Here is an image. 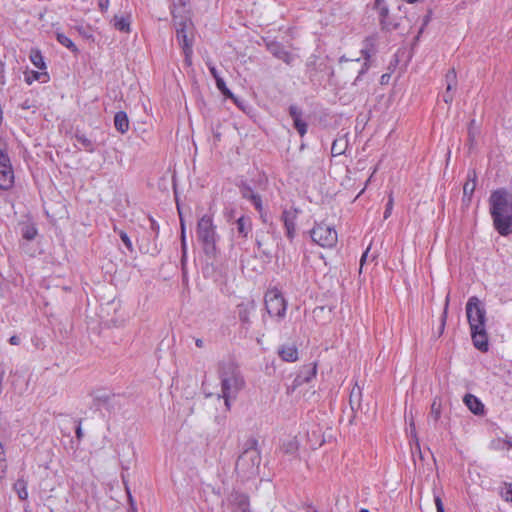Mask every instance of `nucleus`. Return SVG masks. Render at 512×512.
Listing matches in <instances>:
<instances>
[{"mask_svg": "<svg viewBox=\"0 0 512 512\" xmlns=\"http://www.w3.org/2000/svg\"><path fill=\"white\" fill-rule=\"evenodd\" d=\"M374 7H375V9H377L379 11V10H381V7H388V6L386 5L385 0H375Z\"/></svg>", "mask_w": 512, "mask_h": 512, "instance_id": "09e8293b", "label": "nucleus"}, {"mask_svg": "<svg viewBox=\"0 0 512 512\" xmlns=\"http://www.w3.org/2000/svg\"><path fill=\"white\" fill-rule=\"evenodd\" d=\"M195 344L199 348H202L204 346V342L202 339H196Z\"/></svg>", "mask_w": 512, "mask_h": 512, "instance_id": "864d4df0", "label": "nucleus"}, {"mask_svg": "<svg viewBox=\"0 0 512 512\" xmlns=\"http://www.w3.org/2000/svg\"><path fill=\"white\" fill-rule=\"evenodd\" d=\"M448 305H449V296L446 297L444 311H443V314L441 316L440 334L443 333L444 327H445V324H446Z\"/></svg>", "mask_w": 512, "mask_h": 512, "instance_id": "58836bf2", "label": "nucleus"}, {"mask_svg": "<svg viewBox=\"0 0 512 512\" xmlns=\"http://www.w3.org/2000/svg\"><path fill=\"white\" fill-rule=\"evenodd\" d=\"M297 214L298 211L296 209L284 210L282 213L286 235L289 239H293L295 236Z\"/></svg>", "mask_w": 512, "mask_h": 512, "instance_id": "4468645a", "label": "nucleus"}, {"mask_svg": "<svg viewBox=\"0 0 512 512\" xmlns=\"http://www.w3.org/2000/svg\"><path fill=\"white\" fill-rule=\"evenodd\" d=\"M256 444L254 441L253 445ZM261 455L255 446L245 449L238 457L235 465L237 475L243 480L254 478L259 473Z\"/></svg>", "mask_w": 512, "mask_h": 512, "instance_id": "20e7f679", "label": "nucleus"}, {"mask_svg": "<svg viewBox=\"0 0 512 512\" xmlns=\"http://www.w3.org/2000/svg\"><path fill=\"white\" fill-rule=\"evenodd\" d=\"M30 61L40 70H46V64L39 50H32L30 53Z\"/></svg>", "mask_w": 512, "mask_h": 512, "instance_id": "bb28decb", "label": "nucleus"}, {"mask_svg": "<svg viewBox=\"0 0 512 512\" xmlns=\"http://www.w3.org/2000/svg\"><path fill=\"white\" fill-rule=\"evenodd\" d=\"M431 415L435 421H437L440 417V406L433 402L431 405Z\"/></svg>", "mask_w": 512, "mask_h": 512, "instance_id": "79ce46f5", "label": "nucleus"}, {"mask_svg": "<svg viewBox=\"0 0 512 512\" xmlns=\"http://www.w3.org/2000/svg\"><path fill=\"white\" fill-rule=\"evenodd\" d=\"M37 234V230L32 226H27L23 231V237L27 240H32L35 238Z\"/></svg>", "mask_w": 512, "mask_h": 512, "instance_id": "4c0bfd02", "label": "nucleus"}, {"mask_svg": "<svg viewBox=\"0 0 512 512\" xmlns=\"http://www.w3.org/2000/svg\"><path fill=\"white\" fill-rule=\"evenodd\" d=\"M25 81L28 84H32L34 81L46 83L49 81V74L45 70L30 71L29 73L25 74Z\"/></svg>", "mask_w": 512, "mask_h": 512, "instance_id": "5701e85b", "label": "nucleus"}, {"mask_svg": "<svg viewBox=\"0 0 512 512\" xmlns=\"http://www.w3.org/2000/svg\"><path fill=\"white\" fill-rule=\"evenodd\" d=\"M361 400V389L359 387H354L350 393V406L352 410L359 408Z\"/></svg>", "mask_w": 512, "mask_h": 512, "instance_id": "c756f323", "label": "nucleus"}, {"mask_svg": "<svg viewBox=\"0 0 512 512\" xmlns=\"http://www.w3.org/2000/svg\"><path fill=\"white\" fill-rule=\"evenodd\" d=\"M463 402L468 409L475 415H483L485 412L484 404L475 395L466 394L463 398Z\"/></svg>", "mask_w": 512, "mask_h": 512, "instance_id": "f3484780", "label": "nucleus"}, {"mask_svg": "<svg viewBox=\"0 0 512 512\" xmlns=\"http://www.w3.org/2000/svg\"><path fill=\"white\" fill-rule=\"evenodd\" d=\"M361 54L363 56V61H360V58L355 59H349L345 56H341L339 58V65L344 70H356L357 71V77L353 84L355 85L357 81L360 79L362 75H364L367 70L369 69V61H370V52L364 48L361 50Z\"/></svg>", "mask_w": 512, "mask_h": 512, "instance_id": "1a4fd4ad", "label": "nucleus"}, {"mask_svg": "<svg viewBox=\"0 0 512 512\" xmlns=\"http://www.w3.org/2000/svg\"><path fill=\"white\" fill-rule=\"evenodd\" d=\"M509 445H511V446H512V443H509Z\"/></svg>", "mask_w": 512, "mask_h": 512, "instance_id": "e2e57ef3", "label": "nucleus"}, {"mask_svg": "<svg viewBox=\"0 0 512 512\" xmlns=\"http://www.w3.org/2000/svg\"><path fill=\"white\" fill-rule=\"evenodd\" d=\"M228 502L233 512H251L249 509V498L245 494L233 492L228 497Z\"/></svg>", "mask_w": 512, "mask_h": 512, "instance_id": "ddd939ff", "label": "nucleus"}, {"mask_svg": "<svg viewBox=\"0 0 512 512\" xmlns=\"http://www.w3.org/2000/svg\"><path fill=\"white\" fill-rule=\"evenodd\" d=\"M409 427H410V433L411 435L416 438V431H415V423H414V419H413V416L411 415L410 419H409Z\"/></svg>", "mask_w": 512, "mask_h": 512, "instance_id": "de8ad7c7", "label": "nucleus"}, {"mask_svg": "<svg viewBox=\"0 0 512 512\" xmlns=\"http://www.w3.org/2000/svg\"><path fill=\"white\" fill-rule=\"evenodd\" d=\"M266 48L274 57L282 60L288 65H290L294 60V56L277 41L267 42Z\"/></svg>", "mask_w": 512, "mask_h": 512, "instance_id": "f8f14e48", "label": "nucleus"}, {"mask_svg": "<svg viewBox=\"0 0 512 512\" xmlns=\"http://www.w3.org/2000/svg\"><path fill=\"white\" fill-rule=\"evenodd\" d=\"M249 189L250 188H246L244 191H243V197L248 199L249 200V196H250V192H249Z\"/></svg>", "mask_w": 512, "mask_h": 512, "instance_id": "5fc2aeb1", "label": "nucleus"}, {"mask_svg": "<svg viewBox=\"0 0 512 512\" xmlns=\"http://www.w3.org/2000/svg\"><path fill=\"white\" fill-rule=\"evenodd\" d=\"M216 86L219 91L228 98H233L232 92L227 88L224 79H217Z\"/></svg>", "mask_w": 512, "mask_h": 512, "instance_id": "c9c22d12", "label": "nucleus"}, {"mask_svg": "<svg viewBox=\"0 0 512 512\" xmlns=\"http://www.w3.org/2000/svg\"><path fill=\"white\" fill-rule=\"evenodd\" d=\"M359 512H369V510H368V509H364V508H363V509H361Z\"/></svg>", "mask_w": 512, "mask_h": 512, "instance_id": "052dcab7", "label": "nucleus"}, {"mask_svg": "<svg viewBox=\"0 0 512 512\" xmlns=\"http://www.w3.org/2000/svg\"><path fill=\"white\" fill-rule=\"evenodd\" d=\"M393 204H394V199H393L392 194H390L389 198H388V202L386 204V209L384 212V219H387L391 215V212L393 209Z\"/></svg>", "mask_w": 512, "mask_h": 512, "instance_id": "ea45409f", "label": "nucleus"}, {"mask_svg": "<svg viewBox=\"0 0 512 512\" xmlns=\"http://www.w3.org/2000/svg\"><path fill=\"white\" fill-rule=\"evenodd\" d=\"M454 92H455V90H448V88H446V91L443 94V101L446 104H451L453 102Z\"/></svg>", "mask_w": 512, "mask_h": 512, "instance_id": "a19ab883", "label": "nucleus"}, {"mask_svg": "<svg viewBox=\"0 0 512 512\" xmlns=\"http://www.w3.org/2000/svg\"><path fill=\"white\" fill-rule=\"evenodd\" d=\"M316 364H309L303 366L299 374L296 376L294 383L295 385H302L303 383H308L311 379L316 376Z\"/></svg>", "mask_w": 512, "mask_h": 512, "instance_id": "dca6fc26", "label": "nucleus"}, {"mask_svg": "<svg viewBox=\"0 0 512 512\" xmlns=\"http://www.w3.org/2000/svg\"><path fill=\"white\" fill-rule=\"evenodd\" d=\"M114 126L121 134L129 130V119L124 111H118L114 116Z\"/></svg>", "mask_w": 512, "mask_h": 512, "instance_id": "6ab92c4d", "label": "nucleus"}, {"mask_svg": "<svg viewBox=\"0 0 512 512\" xmlns=\"http://www.w3.org/2000/svg\"><path fill=\"white\" fill-rule=\"evenodd\" d=\"M257 305L254 300H247L237 305V314L241 327L248 331L251 328V315L255 313Z\"/></svg>", "mask_w": 512, "mask_h": 512, "instance_id": "9b49d317", "label": "nucleus"}, {"mask_svg": "<svg viewBox=\"0 0 512 512\" xmlns=\"http://www.w3.org/2000/svg\"><path fill=\"white\" fill-rule=\"evenodd\" d=\"M387 77H389L387 74H384L382 75L381 79H382V83H384V80H387Z\"/></svg>", "mask_w": 512, "mask_h": 512, "instance_id": "4d7b16f0", "label": "nucleus"}, {"mask_svg": "<svg viewBox=\"0 0 512 512\" xmlns=\"http://www.w3.org/2000/svg\"><path fill=\"white\" fill-rule=\"evenodd\" d=\"M207 65H208V68H209V71H210L212 77L215 79V82H217V79H222V77L220 76L216 67L213 64L207 63Z\"/></svg>", "mask_w": 512, "mask_h": 512, "instance_id": "a18cd8bd", "label": "nucleus"}, {"mask_svg": "<svg viewBox=\"0 0 512 512\" xmlns=\"http://www.w3.org/2000/svg\"><path fill=\"white\" fill-rule=\"evenodd\" d=\"M502 496L507 502H512V484L505 488L502 492Z\"/></svg>", "mask_w": 512, "mask_h": 512, "instance_id": "37998d69", "label": "nucleus"}, {"mask_svg": "<svg viewBox=\"0 0 512 512\" xmlns=\"http://www.w3.org/2000/svg\"><path fill=\"white\" fill-rule=\"evenodd\" d=\"M289 113L293 119L295 129L300 136H304L307 132V123L302 119V111L295 105L289 107Z\"/></svg>", "mask_w": 512, "mask_h": 512, "instance_id": "2eb2a0df", "label": "nucleus"}, {"mask_svg": "<svg viewBox=\"0 0 512 512\" xmlns=\"http://www.w3.org/2000/svg\"><path fill=\"white\" fill-rule=\"evenodd\" d=\"M75 139L80 145L79 149H83L89 153H94L96 151L95 141L87 137L85 134L77 132L75 134Z\"/></svg>", "mask_w": 512, "mask_h": 512, "instance_id": "aec40b11", "label": "nucleus"}, {"mask_svg": "<svg viewBox=\"0 0 512 512\" xmlns=\"http://www.w3.org/2000/svg\"><path fill=\"white\" fill-rule=\"evenodd\" d=\"M313 242L323 248H332L336 245L338 236L334 227L325 223L316 224L310 231Z\"/></svg>", "mask_w": 512, "mask_h": 512, "instance_id": "6e6552de", "label": "nucleus"}, {"mask_svg": "<svg viewBox=\"0 0 512 512\" xmlns=\"http://www.w3.org/2000/svg\"><path fill=\"white\" fill-rule=\"evenodd\" d=\"M219 377L221 380V394L218 395V398H223L226 410L229 411L232 401L245 387V381L239 369L231 362L221 365Z\"/></svg>", "mask_w": 512, "mask_h": 512, "instance_id": "7ed1b4c3", "label": "nucleus"}, {"mask_svg": "<svg viewBox=\"0 0 512 512\" xmlns=\"http://www.w3.org/2000/svg\"><path fill=\"white\" fill-rule=\"evenodd\" d=\"M281 449L286 454H295L297 452V450H298V445H297L296 441L290 440L287 443H284L282 445Z\"/></svg>", "mask_w": 512, "mask_h": 512, "instance_id": "72a5a7b5", "label": "nucleus"}, {"mask_svg": "<svg viewBox=\"0 0 512 512\" xmlns=\"http://www.w3.org/2000/svg\"><path fill=\"white\" fill-rule=\"evenodd\" d=\"M118 235H119L120 239L122 240L123 244L125 245V247L130 252H133V250H134L133 244H132V241H131L130 237L128 236V234L123 230H119Z\"/></svg>", "mask_w": 512, "mask_h": 512, "instance_id": "e433bc0d", "label": "nucleus"}, {"mask_svg": "<svg viewBox=\"0 0 512 512\" xmlns=\"http://www.w3.org/2000/svg\"><path fill=\"white\" fill-rule=\"evenodd\" d=\"M446 88L448 90H456L457 88V74L454 68L447 71L445 75Z\"/></svg>", "mask_w": 512, "mask_h": 512, "instance_id": "cd10ccee", "label": "nucleus"}, {"mask_svg": "<svg viewBox=\"0 0 512 512\" xmlns=\"http://www.w3.org/2000/svg\"><path fill=\"white\" fill-rule=\"evenodd\" d=\"M113 26L115 29L121 32H130V17L129 16H118L115 15L113 20Z\"/></svg>", "mask_w": 512, "mask_h": 512, "instance_id": "b1692460", "label": "nucleus"}, {"mask_svg": "<svg viewBox=\"0 0 512 512\" xmlns=\"http://www.w3.org/2000/svg\"><path fill=\"white\" fill-rule=\"evenodd\" d=\"M379 14V22L381 25V28L384 30H393L397 28V24H393L389 20V8L388 7H381V10L378 11Z\"/></svg>", "mask_w": 512, "mask_h": 512, "instance_id": "4be33fe9", "label": "nucleus"}, {"mask_svg": "<svg viewBox=\"0 0 512 512\" xmlns=\"http://www.w3.org/2000/svg\"><path fill=\"white\" fill-rule=\"evenodd\" d=\"M265 308L271 317L284 318L287 304L282 293L277 288L269 289L264 296Z\"/></svg>", "mask_w": 512, "mask_h": 512, "instance_id": "0eeeda50", "label": "nucleus"}, {"mask_svg": "<svg viewBox=\"0 0 512 512\" xmlns=\"http://www.w3.org/2000/svg\"><path fill=\"white\" fill-rule=\"evenodd\" d=\"M98 7L102 12L107 11L109 7V0H97Z\"/></svg>", "mask_w": 512, "mask_h": 512, "instance_id": "49530a36", "label": "nucleus"}, {"mask_svg": "<svg viewBox=\"0 0 512 512\" xmlns=\"http://www.w3.org/2000/svg\"><path fill=\"white\" fill-rule=\"evenodd\" d=\"M249 192H250L249 200L252 202L255 209L261 213L263 210V205H262V199H261L260 195L254 193L252 191V189H249Z\"/></svg>", "mask_w": 512, "mask_h": 512, "instance_id": "473e14b6", "label": "nucleus"}, {"mask_svg": "<svg viewBox=\"0 0 512 512\" xmlns=\"http://www.w3.org/2000/svg\"><path fill=\"white\" fill-rule=\"evenodd\" d=\"M181 226H182V238L184 239V228H183L184 223H181Z\"/></svg>", "mask_w": 512, "mask_h": 512, "instance_id": "bf43d9fd", "label": "nucleus"}, {"mask_svg": "<svg viewBox=\"0 0 512 512\" xmlns=\"http://www.w3.org/2000/svg\"><path fill=\"white\" fill-rule=\"evenodd\" d=\"M7 469V462L5 457V451L2 443L0 442V478H2Z\"/></svg>", "mask_w": 512, "mask_h": 512, "instance_id": "f704fd0d", "label": "nucleus"}, {"mask_svg": "<svg viewBox=\"0 0 512 512\" xmlns=\"http://www.w3.org/2000/svg\"><path fill=\"white\" fill-rule=\"evenodd\" d=\"M490 213L498 233L507 236L512 233V206L505 189H498L489 198Z\"/></svg>", "mask_w": 512, "mask_h": 512, "instance_id": "f03ea898", "label": "nucleus"}, {"mask_svg": "<svg viewBox=\"0 0 512 512\" xmlns=\"http://www.w3.org/2000/svg\"><path fill=\"white\" fill-rule=\"evenodd\" d=\"M129 500H130L131 503L133 502L132 496L130 494H129Z\"/></svg>", "mask_w": 512, "mask_h": 512, "instance_id": "680f3d73", "label": "nucleus"}, {"mask_svg": "<svg viewBox=\"0 0 512 512\" xmlns=\"http://www.w3.org/2000/svg\"><path fill=\"white\" fill-rule=\"evenodd\" d=\"M406 3L413 4L418 2L419 0H404Z\"/></svg>", "mask_w": 512, "mask_h": 512, "instance_id": "6e6d98bb", "label": "nucleus"}, {"mask_svg": "<svg viewBox=\"0 0 512 512\" xmlns=\"http://www.w3.org/2000/svg\"><path fill=\"white\" fill-rule=\"evenodd\" d=\"M174 25L176 27L177 40L185 55V62L188 65H191V57L193 54V39L189 36V34L191 33L192 23L191 21L184 20L182 18L180 21H177V18L174 17Z\"/></svg>", "mask_w": 512, "mask_h": 512, "instance_id": "423d86ee", "label": "nucleus"}, {"mask_svg": "<svg viewBox=\"0 0 512 512\" xmlns=\"http://www.w3.org/2000/svg\"><path fill=\"white\" fill-rule=\"evenodd\" d=\"M9 343L11 345H19L20 344V338L18 336H16V335H13V336L10 337Z\"/></svg>", "mask_w": 512, "mask_h": 512, "instance_id": "3c124183", "label": "nucleus"}, {"mask_svg": "<svg viewBox=\"0 0 512 512\" xmlns=\"http://www.w3.org/2000/svg\"><path fill=\"white\" fill-rule=\"evenodd\" d=\"M15 182L14 170L6 149L0 147V189L10 190Z\"/></svg>", "mask_w": 512, "mask_h": 512, "instance_id": "9d476101", "label": "nucleus"}, {"mask_svg": "<svg viewBox=\"0 0 512 512\" xmlns=\"http://www.w3.org/2000/svg\"><path fill=\"white\" fill-rule=\"evenodd\" d=\"M476 187V180H475V174L473 175L472 179H469L463 186V195L464 197H470L472 196L474 190Z\"/></svg>", "mask_w": 512, "mask_h": 512, "instance_id": "2f4dec72", "label": "nucleus"}, {"mask_svg": "<svg viewBox=\"0 0 512 512\" xmlns=\"http://www.w3.org/2000/svg\"><path fill=\"white\" fill-rule=\"evenodd\" d=\"M279 357L286 362H295L298 360V349L293 344H284L278 349Z\"/></svg>", "mask_w": 512, "mask_h": 512, "instance_id": "a211bd4d", "label": "nucleus"}, {"mask_svg": "<svg viewBox=\"0 0 512 512\" xmlns=\"http://www.w3.org/2000/svg\"><path fill=\"white\" fill-rule=\"evenodd\" d=\"M236 226L238 234L241 235L242 237H247L248 233L251 230V221L249 218L241 216L236 221Z\"/></svg>", "mask_w": 512, "mask_h": 512, "instance_id": "393cba45", "label": "nucleus"}, {"mask_svg": "<svg viewBox=\"0 0 512 512\" xmlns=\"http://www.w3.org/2000/svg\"><path fill=\"white\" fill-rule=\"evenodd\" d=\"M114 395L113 394H102V395H96L94 397V403L95 405L99 407H106L107 409L110 408V402L113 400Z\"/></svg>", "mask_w": 512, "mask_h": 512, "instance_id": "c85d7f7f", "label": "nucleus"}, {"mask_svg": "<svg viewBox=\"0 0 512 512\" xmlns=\"http://www.w3.org/2000/svg\"><path fill=\"white\" fill-rule=\"evenodd\" d=\"M196 234L198 241L202 244L204 253L209 256H215L219 236L216 232V226L213 223L212 216L206 214L199 219Z\"/></svg>", "mask_w": 512, "mask_h": 512, "instance_id": "39448f33", "label": "nucleus"}, {"mask_svg": "<svg viewBox=\"0 0 512 512\" xmlns=\"http://www.w3.org/2000/svg\"><path fill=\"white\" fill-rule=\"evenodd\" d=\"M466 314L474 346L480 351H487L486 310L476 296L469 298L466 304Z\"/></svg>", "mask_w": 512, "mask_h": 512, "instance_id": "f257e3e1", "label": "nucleus"}, {"mask_svg": "<svg viewBox=\"0 0 512 512\" xmlns=\"http://www.w3.org/2000/svg\"><path fill=\"white\" fill-rule=\"evenodd\" d=\"M387 77H389L387 74H384L382 75L381 79H382V83H384V80H387Z\"/></svg>", "mask_w": 512, "mask_h": 512, "instance_id": "13d9d810", "label": "nucleus"}, {"mask_svg": "<svg viewBox=\"0 0 512 512\" xmlns=\"http://www.w3.org/2000/svg\"><path fill=\"white\" fill-rule=\"evenodd\" d=\"M83 436V432H82V428H81V425H78V427L76 428V437L78 439H81Z\"/></svg>", "mask_w": 512, "mask_h": 512, "instance_id": "603ef678", "label": "nucleus"}, {"mask_svg": "<svg viewBox=\"0 0 512 512\" xmlns=\"http://www.w3.org/2000/svg\"><path fill=\"white\" fill-rule=\"evenodd\" d=\"M13 489L21 500H26L28 498L27 481L23 478L18 479L14 483Z\"/></svg>", "mask_w": 512, "mask_h": 512, "instance_id": "a878e982", "label": "nucleus"}, {"mask_svg": "<svg viewBox=\"0 0 512 512\" xmlns=\"http://www.w3.org/2000/svg\"><path fill=\"white\" fill-rule=\"evenodd\" d=\"M348 147V139L346 136H340L336 138L331 146V154L332 156H339L345 153Z\"/></svg>", "mask_w": 512, "mask_h": 512, "instance_id": "412c9836", "label": "nucleus"}, {"mask_svg": "<svg viewBox=\"0 0 512 512\" xmlns=\"http://www.w3.org/2000/svg\"><path fill=\"white\" fill-rule=\"evenodd\" d=\"M369 251H370V247H368L366 249V251L363 253L362 257H361V260H360V264H361V267L363 266V264L367 261L368 259V256H369Z\"/></svg>", "mask_w": 512, "mask_h": 512, "instance_id": "8fccbe9b", "label": "nucleus"}, {"mask_svg": "<svg viewBox=\"0 0 512 512\" xmlns=\"http://www.w3.org/2000/svg\"><path fill=\"white\" fill-rule=\"evenodd\" d=\"M434 502L437 512H444V505L439 495L434 494Z\"/></svg>", "mask_w": 512, "mask_h": 512, "instance_id": "c03bdc74", "label": "nucleus"}, {"mask_svg": "<svg viewBox=\"0 0 512 512\" xmlns=\"http://www.w3.org/2000/svg\"><path fill=\"white\" fill-rule=\"evenodd\" d=\"M56 39L64 47L70 49L71 51H77V47L75 46L73 41L68 36H66L64 33L58 32L56 34Z\"/></svg>", "mask_w": 512, "mask_h": 512, "instance_id": "7c9ffc66", "label": "nucleus"}]
</instances>
